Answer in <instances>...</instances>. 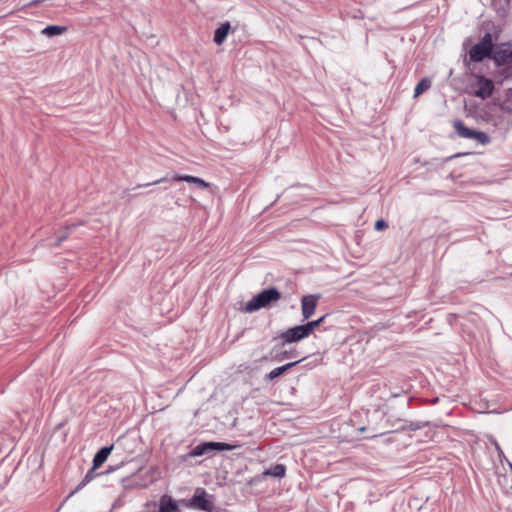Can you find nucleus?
<instances>
[{
    "mask_svg": "<svg viewBox=\"0 0 512 512\" xmlns=\"http://www.w3.org/2000/svg\"><path fill=\"white\" fill-rule=\"evenodd\" d=\"M308 336H310V333L305 324H303L285 330L280 334L279 339H281L282 345L284 346L286 344L301 341Z\"/></svg>",
    "mask_w": 512,
    "mask_h": 512,
    "instance_id": "nucleus-4",
    "label": "nucleus"
},
{
    "mask_svg": "<svg viewBox=\"0 0 512 512\" xmlns=\"http://www.w3.org/2000/svg\"><path fill=\"white\" fill-rule=\"evenodd\" d=\"M476 79L478 88L474 95L481 99L489 98L495 89L494 82L483 75H478Z\"/></svg>",
    "mask_w": 512,
    "mask_h": 512,
    "instance_id": "nucleus-8",
    "label": "nucleus"
},
{
    "mask_svg": "<svg viewBox=\"0 0 512 512\" xmlns=\"http://www.w3.org/2000/svg\"><path fill=\"white\" fill-rule=\"evenodd\" d=\"M388 227V224L383 219H379L375 223V229L377 231H383Z\"/></svg>",
    "mask_w": 512,
    "mask_h": 512,
    "instance_id": "nucleus-20",
    "label": "nucleus"
},
{
    "mask_svg": "<svg viewBox=\"0 0 512 512\" xmlns=\"http://www.w3.org/2000/svg\"><path fill=\"white\" fill-rule=\"evenodd\" d=\"M172 181H185L191 184L196 185L200 189H207L210 187V184L204 181L202 178L191 176V175H174L172 177Z\"/></svg>",
    "mask_w": 512,
    "mask_h": 512,
    "instance_id": "nucleus-10",
    "label": "nucleus"
},
{
    "mask_svg": "<svg viewBox=\"0 0 512 512\" xmlns=\"http://www.w3.org/2000/svg\"><path fill=\"white\" fill-rule=\"evenodd\" d=\"M190 506L204 511H210L213 508V503L210 501L204 489H197L190 501Z\"/></svg>",
    "mask_w": 512,
    "mask_h": 512,
    "instance_id": "nucleus-9",
    "label": "nucleus"
},
{
    "mask_svg": "<svg viewBox=\"0 0 512 512\" xmlns=\"http://www.w3.org/2000/svg\"><path fill=\"white\" fill-rule=\"evenodd\" d=\"M298 363V361L296 362H291V363H287L283 366H280V367H277V368H274L272 371H270L266 378L268 380H274L276 379L277 377L281 376L283 373H285L287 370H289L290 368H292L293 366H295L296 364Z\"/></svg>",
    "mask_w": 512,
    "mask_h": 512,
    "instance_id": "nucleus-15",
    "label": "nucleus"
},
{
    "mask_svg": "<svg viewBox=\"0 0 512 512\" xmlns=\"http://www.w3.org/2000/svg\"><path fill=\"white\" fill-rule=\"evenodd\" d=\"M431 86V81L428 78H423L418 81L417 93L420 95L424 91H426Z\"/></svg>",
    "mask_w": 512,
    "mask_h": 512,
    "instance_id": "nucleus-18",
    "label": "nucleus"
},
{
    "mask_svg": "<svg viewBox=\"0 0 512 512\" xmlns=\"http://www.w3.org/2000/svg\"><path fill=\"white\" fill-rule=\"evenodd\" d=\"M165 180H166V178H162V179L156 180L155 182H153V184H158V183L164 182Z\"/></svg>",
    "mask_w": 512,
    "mask_h": 512,
    "instance_id": "nucleus-23",
    "label": "nucleus"
},
{
    "mask_svg": "<svg viewBox=\"0 0 512 512\" xmlns=\"http://www.w3.org/2000/svg\"><path fill=\"white\" fill-rule=\"evenodd\" d=\"M320 298V294L304 295L301 298V312L303 319L307 320L315 313Z\"/></svg>",
    "mask_w": 512,
    "mask_h": 512,
    "instance_id": "nucleus-6",
    "label": "nucleus"
},
{
    "mask_svg": "<svg viewBox=\"0 0 512 512\" xmlns=\"http://www.w3.org/2000/svg\"><path fill=\"white\" fill-rule=\"evenodd\" d=\"M235 447L236 446L226 444V443H221V442H207V443H203V444H200V445H197L196 447H194V449L191 452V455L192 456H202L212 450H218V451L232 450Z\"/></svg>",
    "mask_w": 512,
    "mask_h": 512,
    "instance_id": "nucleus-7",
    "label": "nucleus"
},
{
    "mask_svg": "<svg viewBox=\"0 0 512 512\" xmlns=\"http://www.w3.org/2000/svg\"><path fill=\"white\" fill-rule=\"evenodd\" d=\"M491 59L497 66L508 64L512 61V44L501 43L493 46Z\"/></svg>",
    "mask_w": 512,
    "mask_h": 512,
    "instance_id": "nucleus-5",
    "label": "nucleus"
},
{
    "mask_svg": "<svg viewBox=\"0 0 512 512\" xmlns=\"http://www.w3.org/2000/svg\"><path fill=\"white\" fill-rule=\"evenodd\" d=\"M327 315H324L322 317H320L319 319L317 320H314V321H310L308 323L305 324L306 328L308 329L310 335L313 333V331L318 328L325 320Z\"/></svg>",
    "mask_w": 512,
    "mask_h": 512,
    "instance_id": "nucleus-17",
    "label": "nucleus"
},
{
    "mask_svg": "<svg viewBox=\"0 0 512 512\" xmlns=\"http://www.w3.org/2000/svg\"><path fill=\"white\" fill-rule=\"evenodd\" d=\"M66 31H67L66 26L50 25V26L45 27L42 30V34L47 37H54V36L61 35V34L65 33Z\"/></svg>",
    "mask_w": 512,
    "mask_h": 512,
    "instance_id": "nucleus-16",
    "label": "nucleus"
},
{
    "mask_svg": "<svg viewBox=\"0 0 512 512\" xmlns=\"http://www.w3.org/2000/svg\"><path fill=\"white\" fill-rule=\"evenodd\" d=\"M280 298L281 294L275 288L263 290L246 303L244 311L249 313L254 312L256 310L269 306L271 303L277 302L278 300H280Z\"/></svg>",
    "mask_w": 512,
    "mask_h": 512,
    "instance_id": "nucleus-1",
    "label": "nucleus"
},
{
    "mask_svg": "<svg viewBox=\"0 0 512 512\" xmlns=\"http://www.w3.org/2000/svg\"><path fill=\"white\" fill-rule=\"evenodd\" d=\"M493 36L487 32L481 40L473 45L469 51V58L472 62H481L485 58H491L493 51Z\"/></svg>",
    "mask_w": 512,
    "mask_h": 512,
    "instance_id": "nucleus-2",
    "label": "nucleus"
},
{
    "mask_svg": "<svg viewBox=\"0 0 512 512\" xmlns=\"http://www.w3.org/2000/svg\"><path fill=\"white\" fill-rule=\"evenodd\" d=\"M230 31V24L228 22L223 23L214 33V42L217 45H221L225 40Z\"/></svg>",
    "mask_w": 512,
    "mask_h": 512,
    "instance_id": "nucleus-14",
    "label": "nucleus"
},
{
    "mask_svg": "<svg viewBox=\"0 0 512 512\" xmlns=\"http://www.w3.org/2000/svg\"><path fill=\"white\" fill-rule=\"evenodd\" d=\"M454 129L460 137L465 139H475L482 145H486L491 141L490 137L485 132L470 129L460 120L454 122Z\"/></svg>",
    "mask_w": 512,
    "mask_h": 512,
    "instance_id": "nucleus-3",
    "label": "nucleus"
},
{
    "mask_svg": "<svg viewBox=\"0 0 512 512\" xmlns=\"http://www.w3.org/2000/svg\"><path fill=\"white\" fill-rule=\"evenodd\" d=\"M94 471H92V469L85 475L84 479L81 481V483L76 487V489L71 493V495L77 491H79L80 489H82L87 483H89L94 475H93Z\"/></svg>",
    "mask_w": 512,
    "mask_h": 512,
    "instance_id": "nucleus-19",
    "label": "nucleus"
},
{
    "mask_svg": "<svg viewBox=\"0 0 512 512\" xmlns=\"http://www.w3.org/2000/svg\"><path fill=\"white\" fill-rule=\"evenodd\" d=\"M494 444H495V448H496V450L498 452L499 458H501L502 456L504 457V453H503L501 447L499 446V444L497 442H495Z\"/></svg>",
    "mask_w": 512,
    "mask_h": 512,
    "instance_id": "nucleus-21",
    "label": "nucleus"
},
{
    "mask_svg": "<svg viewBox=\"0 0 512 512\" xmlns=\"http://www.w3.org/2000/svg\"><path fill=\"white\" fill-rule=\"evenodd\" d=\"M112 449H113V446L103 447L96 453V455L94 456V459H93L92 471H95L96 469H98L107 460Z\"/></svg>",
    "mask_w": 512,
    "mask_h": 512,
    "instance_id": "nucleus-11",
    "label": "nucleus"
},
{
    "mask_svg": "<svg viewBox=\"0 0 512 512\" xmlns=\"http://www.w3.org/2000/svg\"><path fill=\"white\" fill-rule=\"evenodd\" d=\"M159 512H178L176 502L169 496H163L160 500Z\"/></svg>",
    "mask_w": 512,
    "mask_h": 512,
    "instance_id": "nucleus-13",
    "label": "nucleus"
},
{
    "mask_svg": "<svg viewBox=\"0 0 512 512\" xmlns=\"http://www.w3.org/2000/svg\"><path fill=\"white\" fill-rule=\"evenodd\" d=\"M68 233H65V235H63L59 240H58V244H60L66 237H67Z\"/></svg>",
    "mask_w": 512,
    "mask_h": 512,
    "instance_id": "nucleus-22",
    "label": "nucleus"
},
{
    "mask_svg": "<svg viewBox=\"0 0 512 512\" xmlns=\"http://www.w3.org/2000/svg\"><path fill=\"white\" fill-rule=\"evenodd\" d=\"M286 474V467L283 464H276L262 473L263 477H274L281 479Z\"/></svg>",
    "mask_w": 512,
    "mask_h": 512,
    "instance_id": "nucleus-12",
    "label": "nucleus"
},
{
    "mask_svg": "<svg viewBox=\"0 0 512 512\" xmlns=\"http://www.w3.org/2000/svg\"><path fill=\"white\" fill-rule=\"evenodd\" d=\"M508 464H509V468H510V470H511V472H512V463H511V462H509Z\"/></svg>",
    "mask_w": 512,
    "mask_h": 512,
    "instance_id": "nucleus-24",
    "label": "nucleus"
}]
</instances>
